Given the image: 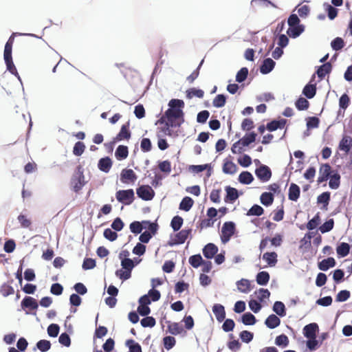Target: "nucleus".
I'll return each instance as SVG.
<instances>
[{"mask_svg":"<svg viewBox=\"0 0 352 352\" xmlns=\"http://www.w3.org/2000/svg\"><path fill=\"white\" fill-rule=\"evenodd\" d=\"M169 108L165 112L166 120L171 126H180L184 122L182 108L184 102L179 99H172L168 102Z\"/></svg>","mask_w":352,"mask_h":352,"instance_id":"f257e3e1","label":"nucleus"},{"mask_svg":"<svg viewBox=\"0 0 352 352\" xmlns=\"http://www.w3.org/2000/svg\"><path fill=\"white\" fill-rule=\"evenodd\" d=\"M121 266L122 270H118L116 272V276L119 277L120 279L126 280L130 278L131 271L135 267V264L131 258H124L121 261Z\"/></svg>","mask_w":352,"mask_h":352,"instance_id":"f03ea898","label":"nucleus"},{"mask_svg":"<svg viewBox=\"0 0 352 352\" xmlns=\"http://www.w3.org/2000/svg\"><path fill=\"white\" fill-rule=\"evenodd\" d=\"M236 230V226L233 221H226L223 224L221 228V240L223 244L227 243L234 235Z\"/></svg>","mask_w":352,"mask_h":352,"instance_id":"7ed1b4c3","label":"nucleus"},{"mask_svg":"<svg viewBox=\"0 0 352 352\" xmlns=\"http://www.w3.org/2000/svg\"><path fill=\"white\" fill-rule=\"evenodd\" d=\"M116 197L120 203L129 205L134 200V191L133 189L120 190L116 192Z\"/></svg>","mask_w":352,"mask_h":352,"instance_id":"20e7f679","label":"nucleus"},{"mask_svg":"<svg viewBox=\"0 0 352 352\" xmlns=\"http://www.w3.org/2000/svg\"><path fill=\"white\" fill-rule=\"evenodd\" d=\"M136 193L140 198L145 201L151 200L155 195L154 190L148 185L140 186L137 188Z\"/></svg>","mask_w":352,"mask_h":352,"instance_id":"39448f33","label":"nucleus"},{"mask_svg":"<svg viewBox=\"0 0 352 352\" xmlns=\"http://www.w3.org/2000/svg\"><path fill=\"white\" fill-rule=\"evenodd\" d=\"M256 177L263 182H268L272 177L270 168L264 164H261L255 170Z\"/></svg>","mask_w":352,"mask_h":352,"instance_id":"423d86ee","label":"nucleus"},{"mask_svg":"<svg viewBox=\"0 0 352 352\" xmlns=\"http://www.w3.org/2000/svg\"><path fill=\"white\" fill-rule=\"evenodd\" d=\"M85 176L83 172L78 168V172L74 175L72 179V185L75 192H78L85 186Z\"/></svg>","mask_w":352,"mask_h":352,"instance_id":"0eeeda50","label":"nucleus"},{"mask_svg":"<svg viewBox=\"0 0 352 352\" xmlns=\"http://www.w3.org/2000/svg\"><path fill=\"white\" fill-rule=\"evenodd\" d=\"M5 63L6 65L7 70L9 71L12 74L14 75L22 85L21 78L16 70V68L12 61V57L11 54H3Z\"/></svg>","mask_w":352,"mask_h":352,"instance_id":"6e6552de","label":"nucleus"},{"mask_svg":"<svg viewBox=\"0 0 352 352\" xmlns=\"http://www.w3.org/2000/svg\"><path fill=\"white\" fill-rule=\"evenodd\" d=\"M137 179V175L132 169L124 168L120 174V181L124 184L134 183Z\"/></svg>","mask_w":352,"mask_h":352,"instance_id":"1a4fd4ad","label":"nucleus"},{"mask_svg":"<svg viewBox=\"0 0 352 352\" xmlns=\"http://www.w3.org/2000/svg\"><path fill=\"white\" fill-rule=\"evenodd\" d=\"M318 331V325L316 323H310L304 327L303 334L307 338H314Z\"/></svg>","mask_w":352,"mask_h":352,"instance_id":"9d476101","label":"nucleus"},{"mask_svg":"<svg viewBox=\"0 0 352 352\" xmlns=\"http://www.w3.org/2000/svg\"><path fill=\"white\" fill-rule=\"evenodd\" d=\"M218 248L214 243H208L203 248V254L204 256L208 259L212 258L217 253Z\"/></svg>","mask_w":352,"mask_h":352,"instance_id":"9b49d317","label":"nucleus"},{"mask_svg":"<svg viewBox=\"0 0 352 352\" xmlns=\"http://www.w3.org/2000/svg\"><path fill=\"white\" fill-rule=\"evenodd\" d=\"M275 65L276 63L272 58H265L260 67L261 73L263 74H269L273 70Z\"/></svg>","mask_w":352,"mask_h":352,"instance_id":"f8f14e48","label":"nucleus"},{"mask_svg":"<svg viewBox=\"0 0 352 352\" xmlns=\"http://www.w3.org/2000/svg\"><path fill=\"white\" fill-rule=\"evenodd\" d=\"M212 311L217 320L221 322L225 320L226 311L224 307L221 304H214L212 307Z\"/></svg>","mask_w":352,"mask_h":352,"instance_id":"ddd939ff","label":"nucleus"},{"mask_svg":"<svg viewBox=\"0 0 352 352\" xmlns=\"http://www.w3.org/2000/svg\"><path fill=\"white\" fill-rule=\"evenodd\" d=\"M21 305L23 309L29 308L32 310L36 309L38 307L36 300L30 296H25L21 301Z\"/></svg>","mask_w":352,"mask_h":352,"instance_id":"4468645a","label":"nucleus"},{"mask_svg":"<svg viewBox=\"0 0 352 352\" xmlns=\"http://www.w3.org/2000/svg\"><path fill=\"white\" fill-rule=\"evenodd\" d=\"M112 166V161L109 157L101 158L98 164L99 170L104 173H109Z\"/></svg>","mask_w":352,"mask_h":352,"instance_id":"2eb2a0df","label":"nucleus"},{"mask_svg":"<svg viewBox=\"0 0 352 352\" xmlns=\"http://www.w3.org/2000/svg\"><path fill=\"white\" fill-rule=\"evenodd\" d=\"M226 196L225 198L226 202H231L233 203L239 197L238 190L232 187L227 186L226 188Z\"/></svg>","mask_w":352,"mask_h":352,"instance_id":"dca6fc26","label":"nucleus"},{"mask_svg":"<svg viewBox=\"0 0 352 352\" xmlns=\"http://www.w3.org/2000/svg\"><path fill=\"white\" fill-rule=\"evenodd\" d=\"M131 138V132L129 130V123L123 124L120 132L115 138V141H121L122 140H129Z\"/></svg>","mask_w":352,"mask_h":352,"instance_id":"f3484780","label":"nucleus"},{"mask_svg":"<svg viewBox=\"0 0 352 352\" xmlns=\"http://www.w3.org/2000/svg\"><path fill=\"white\" fill-rule=\"evenodd\" d=\"M287 120L285 119H280L278 120H274L267 123V129L270 131H276L278 129H283L286 124Z\"/></svg>","mask_w":352,"mask_h":352,"instance_id":"a211bd4d","label":"nucleus"},{"mask_svg":"<svg viewBox=\"0 0 352 352\" xmlns=\"http://www.w3.org/2000/svg\"><path fill=\"white\" fill-rule=\"evenodd\" d=\"M336 264V262L335 259L333 257H329L319 262L318 266L319 270L322 271H327L330 267H333Z\"/></svg>","mask_w":352,"mask_h":352,"instance_id":"6ab92c4d","label":"nucleus"},{"mask_svg":"<svg viewBox=\"0 0 352 352\" xmlns=\"http://www.w3.org/2000/svg\"><path fill=\"white\" fill-rule=\"evenodd\" d=\"M300 187L296 184H291L289 188L288 198L291 201H296L300 196Z\"/></svg>","mask_w":352,"mask_h":352,"instance_id":"aec40b11","label":"nucleus"},{"mask_svg":"<svg viewBox=\"0 0 352 352\" xmlns=\"http://www.w3.org/2000/svg\"><path fill=\"white\" fill-rule=\"evenodd\" d=\"M192 232L191 229L182 230L175 236V241L173 244H182L188 239Z\"/></svg>","mask_w":352,"mask_h":352,"instance_id":"412c9836","label":"nucleus"},{"mask_svg":"<svg viewBox=\"0 0 352 352\" xmlns=\"http://www.w3.org/2000/svg\"><path fill=\"white\" fill-rule=\"evenodd\" d=\"M305 30V27L303 25H295V26H289V29L287 31V34L292 38H296L298 37Z\"/></svg>","mask_w":352,"mask_h":352,"instance_id":"4be33fe9","label":"nucleus"},{"mask_svg":"<svg viewBox=\"0 0 352 352\" xmlns=\"http://www.w3.org/2000/svg\"><path fill=\"white\" fill-rule=\"evenodd\" d=\"M238 290L243 294H248L250 292V282L248 279L242 278L236 283Z\"/></svg>","mask_w":352,"mask_h":352,"instance_id":"5701e85b","label":"nucleus"},{"mask_svg":"<svg viewBox=\"0 0 352 352\" xmlns=\"http://www.w3.org/2000/svg\"><path fill=\"white\" fill-rule=\"evenodd\" d=\"M280 324V318L274 315L271 314L270 315L265 321V324L269 328V329H274L279 326Z\"/></svg>","mask_w":352,"mask_h":352,"instance_id":"b1692460","label":"nucleus"},{"mask_svg":"<svg viewBox=\"0 0 352 352\" xmlns=\"http://www.w3.org/2000/svg\"><path fill=\"white\" fill-rule=\"evenodd\" d=\"M270 278V276L267 272L262 271L257 274L256 280L259 285L265 286L268 283Z\"/></svg>","mask_w":352,"mask_h":352,"instance_id":"393cba45","label":"nucleus"},{"mask_svg":"<svg viewBox=\"0 0 352 352\" xmlns=\"http://www.w3.org/2000/svg\"><path fill=\"white\" fill-rule=\"evenodd\" d=\"M263 259L265 261L270 267H274L278 261L277 254L274 252H266L263 255Z\"/></svg>","mask_w":352,"mask_h":352,"instance_id":"a878e982","label":"nucleus"},{"mask_svg":"<svg viewBox=\"0 0 352 352\" xmlns=\"http://www.w3.org/2000/svg\"><path fill=\"white\" fill-rule=\"evenodd\" d=\"M352 146V140L350 137L344 136L339 144V148L347 153Z\"/></svg>","mask_w":352,"mask_h":352,"instance_id":"bb28decb","label":"nucleus"},{"mask_svg":"<svg viewBox=\"0 0 352 352\" xmlns=\"http://www.w3.org/2000/svg\"><path fill=\"white\" fill-rule=\"evenodd\" d=\"M128 147L124 145L118 146L115 152V155L118 160L126 159L128 156Z\"/></svg>","mask_w":352,"mask_h":352,"instance_id":"cd10ccee","label":"nucleus"},{"mask_svg":"<svg viewBox=\"0 0 352 352\" xmlns=\"http://www.w3.org/2000/svg\"><path fill=\"white\" fill-rule=\"evenodd\" d=\"M332 69L331 63H327L320 66L316 72L318 78L322 79Z\"/></svg>","mask_w":352,"mask_h":352,"instance_id":"c85d7f7f","label":"nucleus"},{"mask_svg":"<svg viewBox=\"0 0 352 352\" xmlns=\"http://www.w3.org/2000/svg\"><path fill=\"white\" fill-rule=\"evenodd\" d=\"M272 310L278 316L283 317L286 315V309L283 302L276 301L273 305Z\"/></svg>","mask_w":352,"mask_h":352,"instance_id":"c756f323","label":"nucleus"},{"mask_svg":"<svg viewBox=\"0 0 352 352\" xmlns=\"http://www.w3.org/2000/svg\"><path fill=\"white\" fill-rule=\"evenodd\" d=\"M337 254L339 257L343 258L346 256L350 251V245L346 243H341L338 247H337Z\"/></svg>","mask_w":352,"mask_h":352,"instance_id":"7c9ffc66","label":"nucleus"},{"mask_svg":"<svg viewBox=\"0 0 352 352\" xmlns=\"http://www.w3.org/2000/svg\"><path fill=\"white\" fill-rule=\"evenodd\" d=\"M329 186L331 189H337L340 186V175L337 173H333L329 177Z\"/></svg>","mask_w":352,"mask_h":352,"instance_id":"2f4dec72","label":"nucleus"},{"mask_svg":"<svg viewBox=\"0 0 352 352\" xmlns=\"http://www.w3.org/2000/svg\"><path fill=\"white\" fill-rule=\"evenodd\" d=\"M253 180V175L248 171H243L239 176V182L243 184H250Z\"/></svg>","mask_w":352,"mask_h":352,"instance_id":"473e14b6","label":"nucleus"},{"mask_svg":"<svg viewBox=\"0 0 352 352\" xmlns=\"http://www.w3.org/2000/svg\"><path fill=\"white\" fill-rule=\"evenodd\" d=\"M256 134L254 132H251L244 135L239 142L245 146H248L251 143L256 140Z\"/></svg>","mask_w":352,"mask_h":352,"instance_id":"72a5a7b5","label":"nucleus"},{"mask_svg":"<svg viewBox=\"0 0 352 352\" xmlns=\"http://www.w3.org/2000/svg\"><path fill=\"white\" fill-rule=\"evenodd\" d=\"M316 93V85L307 84L302 90V94L309 99L314 98Z\"/></svg>","mask_w":352,"mask_h":352,"instance_id":"f704fd0d","label":"nucleus"},{"mask_svg":"<svg viewBox=\"0 0 352 352\" xmlns=\"http://www.w3.org/2000/svg\"><path fill=\"white\" fill-rule=\"evenodd\" d=\"M237 170V166L231 161H227L223 164V171L226 174L233 175Z\"/></svg>","mask_w":352,"mask_h":352,"instance_id":"c9c22d12","label":"nucleus"},{"mask_svg":"<svg viewBox=\"0 0 352 352\" xmlns=\"http://www.w3.org/2000/svg\"><path fill=\"white\" fill-rule=\"evenodd\" d=\"M241 322L245 325H253L256 323V319L252 314L246 312L241 316Z\"/></svg>","mask_w":352,"mask_h":352,"instance_id":"e433bc0d","label":"nucleus"},{"mask_svg":"<svg viewBox=\"0 0 352 352\" xmlns=\"http://www.w3.org/2000/svg\"><path fill=\"white\" fill-rule=\"evenodd\" d=\"M193 200L189 197L183 198L179 204V209L188 212L190 210L193 205Z\"/></svg>","mask_w":352,"mask_h":352,"instance_id":"4c0bfd02","label":"nucleus"},{"mask_svg":"<svg viewBox=\"0 0 352 352\" xmlns=\"http://www.w3.org/2000/svg\"><path fill=\"white\" fill-rule=\"evenodd\" d=\"M261 202L265 206H270L274 201V196L271 192H263L260 197Z\"/></svg>","mask_w":352,"mask_h":352,"instance_id":"58836bf2","label":"nucleus"},{"mask_svg":"<svg viewBox=\"0 0 352 352\" xmlns=\"http://www.w3.org/2000/svg\"><path fill=\"white\" fill-rule=\"evenodd\" d=\"M126 346L129 348L130 352H142L140 344L135 342L133 340H126Z\"/></svg>","mask_w":352,"mask_h":352,"instance_id":"ea45409f","label":"nucleus"},{"mask_svg":"<svg viewBox=\"0 0 352 352\" xmlns=\"http://www.w3.org/2000/svg\"><path fill=\"white\" fill-rule=\"evenodd\" d=\"M226 102V96L223 94H218L213 100L212 104L217 108L223 107Z\"/></svg>","mask_w":352,"mask_h":352,"instance_id":"a19ab883","label":"nucleus"},{"mask_svg":"<svg viewBox=\"0 0 352 352\" xmlns=\"http://www.w3.org/2000/svg\"><path fill=\"white\" fill-rule=\"evenodd\" d=\"M334 226V221L333 219H330L319 227V230L321 233L324 234L331 231Z\"/></svg>","mask_w":352,"mask_h":352,"instance_id":"79ce46f5","label":"nucleus"},{"mask_svg":"<svg viewBox=\"0 0 352 352\" xmlns=\"http://www.w3.org/2000/svg\"><path fill=\"white\" fill-rule=\"evenodd\" d=\"M202 257L200 254H195L189 258V263L195 268L201 266L203 263Z\"/></svg>","mask_w":352,"mask_h":352,"instance_id":"37998d69","label":"nucleus"},{"mask_svg":"<svg viewBox=\"0 0 352 352\" xmlns=\"http://www.w3.org/2000/svg\"><path fill=\"white\" fill-rule=\"evenodd\" d=\"M204 91L199 89L191 88L187 91V97L188 98H192L193 97L202 98L204 97Z\"/></svg>","mask_w":352,"mask_h":352,"instance_id":"c03bdc74","label":"nucleus"},{"mask_svg":"<svg viewBox=\"0 0 352 352\" xmlns=\"http://www.w3.org/2000/svg\"><path fill=\"white\" fill-rule=\"evenodd\" d=\"M248 75V69L242 67L236 75V81L241 83L245 80Z\"/></svg>","mask_w":352,"mask_h":352,"instance_id":"a18cd8bd","label":"nucleus"},{"mask_svg":"<svg viewBox=\"0 0 352 352\" xmlns=\"http://www.w3.org/2000/svg\"><path fill=\"white\" fill-rule=\"evenodd\" d=\"M264 212L263 208L259 205L254 204L252 206L247 212V215L252 216H261Z\"/></svg>","mask_w":352,"mask_h":352,"instance_id":"49530a36","label":"nucleus"},{"mask_svg":"<svg viewBox=\"0 0 352 352\" xmlns=\"http://www.w3.org/2000/svg\"><path fill=\"white\" fill-rule=\"evenodd\" d=\"M183 224V219L179 216L174 217L170 222V226L174 231L179 230Z\"/></svg>","mask_w":352,"mask_h":352,"instance_id":"de8ad7c7","label":"nucleus"},{"mask_svg":"<svg viewBox=\"0 0 352 352\" xmlns=\"http://www.w3.org/2000/svg\"><path fill=\"white\" fill-rule=\"evenodd\" d=\"M275 344L277 346H282L283 348L287 346V345L289 344L288 337L285 334H282L277 336L275 340Z\"/></svg>","mask_w":352,"mask_h":352,"instance_id":"09e8293b","label":"nucleus"},{"mask_svg":"<svg viewBox=\"0 0 352 352\" xmlns=\"http://www.w3.org/2000/svg\"><path fill=\"white\" fill-rule=\"evenodd\" d=\"M331 46L333 50L338 51L344 47V42L342 38L337 37L331 41Z\"/></svg>","mask_w":352,"mask_h":352,"instance_id":"8fccbe9b","label":"nucleus"},{"mask_svg":"<svg viewBox=\"0 0 352 352\" xmlns=\"http://www.w3.org/2000/svg\"><path fill=\"white\" fill-rule=\"evenodd\" d=\"M329 200H330V192H322L317 198L318 203L323 204L324 208H327V206L329 204Z\"/></svg>","mask_w":352,"mask_h":352,"instance_id":"3c124183","label":"nucleus"},{"mask_svg":"<svg viewBox=\"0 0 352 352\" xmlns=\"http://www.w3.org/2000/svg\"><path fill=\"white\" fill-rule=\"evenodd\" d=\"M36 346L41 352H46L50 349L51 343L49 340H41L36 343Z\"/></svg>","mask_w":352,"mask_h":352,"instance_id":"603ef678","label":"nucleus"},{"mask_svg":"<svg viewBox=\"0 0 352 352\" xmlns=\"http://www.w3.org/2000/svg\"><path fill=\"white\" fill-rule=\"evenodd\" d=\"M320 221L319 214H316L307 224V228L309 230H312L319 225Z\"/></svg>","mask_w":352,"mask_h":352,"instance_id":"864d4df0","label":"nucleus"},{"mask_svg":"<svg viewBox=\"0 0 352 352\" xmlns=\"http://www.w3.org/2000/svg\"><path fill=\"white\" fill-rule=\"evenodd\" d=\"M331 168L329 164H322L319 170V175H322L323 177L329 179L331 175Z\"/></svg>","mask_w":352,"mask_h":352,"instance_id":"5fc2aeb1","label":"nucleus"},{"mask_svg":"<svg viewBox=\"0 0 352 352\" xmlns=\"http://www.w3.org/2000/svg\"><path fill=\"white\" fill-rule=\"evenodd\" d=\"M85 148V144L82 142H77L74 146L73 153L76 156H80Z\"/></svg>","mask_w":352,"mask_h":352,"instance_id":"6e6d98bb","label":"nucleus"},{"mask_svg":"<svg viewBox=\"0 0 352 352\" xmlns=\"http://www.w3.org/2000/svg\"><path fill=\"white\" fill-rule=\"evenodd\" d=\"M168 331L173 335H178L183 331V328L177 322L168 325Z\"/></svg>","mask_w":352,"mask_h":352,"instance_id":"4d7b16f0","label":"nucleus"},{"mask_svg":"<svg viewBox=\"0 0 352 352\" xmlns=\"http://www.w3.org/2000/svg\"><path fill=\"white\" fill-rule=\"evenodd\" d=\"M309 104V101L304 98H300L296 102V107L300 111L307 109Z\"/></svg>","mask_w":352,"mask_h":352,"instance_id":"13d9d810","label":"nucleus"},{"mask_svg":"<svg viewBox=\"0 0 352 352\" xmlns=\"http://www.w3.org/2000/svg\"><path fill=\"white\" fill-rule=\"evenodd\" d=\"M60 327L57 324H51L47 327V333L50 337L56 338L59 333Z\"/></svg>","mask_w":352,"mask_h":352,"instance_id":"bf43d9fd","label":"nucleus"},{"mask_svg":"<svg viewBox=\"0 0 352 352\" xmlns=\"http://www.w3.org/2000/svg\"><path fill=\"white\" fill-rule=\"evenodd\" d=\"M131 232L134 234H140L143 230L142 223L140 221H133L129 226Z\"/></svg>","mask_w":352,"mask_h":352,"instance_id":"052dcab7","label":"nucleus"},{"mask_svg":"<svg viewBox=\"0 0 352 352\" xmlns=\"http://www.w3.org/2000/svg\"><path fill=\"white\" fill-rule=\"evenodd\" d=\"M164 347L167 350L171 349L175 345V339L172 336H166L163 339Z\"/></svg>","mask_w":352,"mask_h":352,"instance_id":"680f3d73","label":"nucleus"},{"mask_svg":"<svg viewBox=\"0 0 352 352\" xmlns=\"http://www.w3.org/2000/svg\"><path fill=\"white\" fill-rule=\"evenodd\" d=\"M253 336L254 335L252 333L246 330L242 331L239 334V337L241 340L245 343L251 342L253 339Z\"/></svg>","mask_w":352,"mask_h":352,"instance_id":"e2e57ef3","label":"nucleus"},{"mask_svg":"<svg viewBox=\"0 0 352 352\" xmlns=\"http://www.w3.org/2000/svg\"><path fill=\"white\" fill-rule=\"evenodd\" d=\"M96 267V261L90 258H86L83 261L82 267L85 270H91Z\"/></svg>","mask_w":352,"mask_h":352,"instance_id":"0e129e2a","label":"nucleus"},{"mask_svg":"<svg viewBox=\"0 0 352 352\" xmlns=\"http://www.w3.org/2000/svg\"><path fill=\"white\" fill-rule=\"evenodd\" d=\"M350 297V292L348 290H342L338 292L336 296V300L337 302H344Z\"/></svg>","mask_w":352,"mask_h":352,"instance_id":"69168bd1","label":"nucleus"},{"mask_svg":"<svg viewBox=\"0 0 352 352\" xmlns=\"http://www.w3.org/2000/svg\"><path fill=\"white\" fill-rule=\"evenodd\" d=\"M0 292L4 297H6L14 294V289L12 286L4 284L0 288Z\"/></svg>","mask_w":352,"mask_h":352,"instance_id":"338daca9","label":"nucleus"},{"mask_svg":"<svg viewBox=\"0 0 352 352\" xmlns=\"http://www.w3.org/2000/svg\"><path fill=\"white\" fill-rule=\"evenodd\" d=\"M140 148L143 152L150 151L152 148V144L150 139L146 138H143L141 141Z\"/></svg>","mask_w":352,"mask_h":352,"instance_id":"774afa93","label":"nucleus"}]
</instances>
